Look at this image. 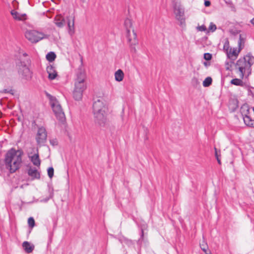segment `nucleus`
<instances>
[{
  "instance_id": "nucleus-1",
  "label": "nucleus",
  "mask_w": 254,
  "mask_h": 254,
  "mask_svg": "<svg viewBox=\"0 0 254 254\" xmlns=\"http://www.w3.org/2000/svg\"><path fill=\"white\" fill-rule=\"evenodd\" d=\"M254 64V57L247 54L240 58L235 64V78L232 79L231 84L243 87L245 85L244 80L247 79L252 73V66Z\"/></svg>"
},
{
  "instance_id": "nucleus-2",
  "label": "nucleus",
  "mask_w": 254,
  "mask_h": 254,
  "mask_svg": "<svg viewBox=\"0 0 254 254\" xmlns=\"http://www.w3.org/2000/svg\"><path fill=\"white\" fill-rule=\"evenodd\" d=\"M231 33L236 36L238 41V45L237 47H230L228 44H225L224 46V49L227 58L234 61L237 58L244 48L246 37L244 33L241 32L240 30L236 28L232 29Z\"/></svg>"
},
{
  "instance_id": "nucleus-3",
  "label": "nucleus",
  "mask_w": 254,
  "mask_h": 254,
  "mask_svg": "<svg viewBox=\"0 0 254 254\" xmlns=\"http://www.w3.org/2000/svg\"><path fill=\"white\" fill-rule=\"evenodd\" d=\"M22 152L20 150L11 149L6 154L5 164L10 172H14L20 167L21 162Z\"/></svg>"
},
{
  "instance_id": "nucleus-4",
  "label": "nucleus",
  "mask_w": 254,
  "mask_h": 254,
  "mask_svg": "<svg viewBox=\"0 0 254 254\" xmlns=\"http://www.w3.org/2000/svg\"><path fill=\"white\" fill-rule=\"evenodd\" d=\"M93 108L95 121L100 124L104 123L108 114V108L105 103L98 100L94 103Z\"/></svg>"
},
{
  "instance_id": "nucleus-5",
  "label": "nucleus",
  "mask_w": 254,
  "mask_h": 254,
  "mask_svg": "<svg viewBox=\"0 0 254 254\" xmlns=\"http://www.w3.org/2000/svg\"><path fill=\"white\" fill-rule=\"evenodd\" d=\"M85 80V76L83 74L78 75L75 79L73 97L76 100H80L82 99L83 92L86 88Z\"/></svg>"
},
{
  "instance_id": "nucleus-6",
  "label": "nucleus",
  "mask_w": 254,
  "mask_h": 254,
  "mask_svg": "<svg viewBox=\"0 0 254 254\" xmlns=\"http://www.w3.org/2000/svg\"><path fill=\"white\" fill-rule=\"evenodd\" d=\"M241 113L245 124L254 127V108L250 107L248 104H244L241 108Z\"/></svg>"
},
{
  "instance_id": "nucleus-7",
  "label": "nucleus",
  "mask_w": 254,
  "mask_h": 254,
  "mask_svg": "<svg viewBox=\"0 0 254 254\" xmlns=\"http://www.w3.org/2000/svg\"><path fill=\"white\" fill-rule=\"evenodd\" d=\"M25 38L33 43H36L40 40L47 38V35L35 30H28L25 33Z\"/></svg>"
},
{
  "instance_id": "nucleus-8",
  "label": "nucleus",
  "mask_w": 254,
  "mask_h": 254,
  "mask_svg": "<svg viewBox=\"0 0 254 254\" xmlns=\"http://www.w3.org/2000/svg\"><path fill=\"white\" fill-rule=\"evenodd\" d=\"M50 103L52 110L57 118L61 121H63L64 115L59 102L54 97H51Z\"/></svg>"
},
{
  "instance_id": "nucleus-9",
  "label": "nucleus",
  "mask_w": 254,
  "mask_h": 254,
  "mask_svg": "<svg viewBox=\"0 0 254 254\" xmlns=\"http://www.w3.org/2000/svg\"><path fill=\"white\" fill-rule=\"evenodd\" d=\"M126 37L129 45L133 46L137 43V35L134 29H127Z\"/></svg>"
},
{
  "instance_id": "nucleus-10",
  "label": "nucleus",
  "mask_w": 254,
  "mask_h": 254,
  "mask_svg": "<svg viewBox=\"0 0 254 254\" xmlns=\"http://www.w3.org/2000/svg\"><path fill=\"white\" fill-rule=\"evenodd\" d=\"M18 72L19 74L24 78L29 79L32 76V71L28 66L24 63H21L19 65Z\"/></svg>"
},
{
  "instance_id": "nucleus-11",
  "label": "nucleus",
  "mask_w": 254,
  "mask_h": 254,
  "mask_svg": "<svg viewBox=\"0 0 254 254\" xmlns=\"http://www.w3.org/2000/svg\"><path fill=\"white\" fill-rule=\"evenodd\" d=\"M67 30L70 36H72L75 33L74 18L72 16H70L67 18Z\"/></svg>"
},
{
  "instance_id": "nucleus-12",
  "label": "nucleus",
  "mask_w": 254,
  "mask_h": 254,
  "mask_svg": "<svg viewBox=\"0 0 254 254\" xmlns=\"http://www.w3.org/2000/svg\"><path fill=\"white\" fill-rule=\"evenodd\" d=\"M47 135L45 129L43 127L39 128L36 139L38 144L43 143L46 139Z\"/></svg>"
},
{
  "instance_id": "nucleus-13",
  "label": "nucleus",
  "mask_w": 254,
  "mask_h": 254,
  "mask_svg": "<svg viewBox=\"0 0 254 254\" xmlns=\"http://www.w3.org/2000/svg\"><path fill=\"white\" fill-rule=\"evenodd\" d=\"M47 72L48 74V78L50 80L55 79L58 76V73L55 67L50 64L47 67Z\"/></svg>"
},
{
  "instance_id": "nucleus-14",
  "label": "nucleus",
  "mask_w": 254,
  "mask_h": 254,
  "mask_svg": "<svg viewBox=\"0 0 254 254\" xmlns=\"http://www.w3.org/2000/svg\"><path fill=\"white\" fill-rule=\"evenodd\" d=\"M10 13L13 18L16 20H24L26 19L27 16L25 14L20 13L14 9H11Z\"/></svg>"
},
{
  "instance_id": "nucleus-15",
  "label": "nucleus",
  "mask_w": 254,
  "mask_h": 254,
  "mask_svg": "<svg viewBox=\"0 0 254 254\" xmlns=\"http://www.w3.org/2000/svg\"><path fill=\"white\" fill-rule=\"evenodd\" d=\"M114 75L115 81L118 82H122L125 78V73L121 69H119L116 70L115 72Z\"/></svg>"
},
{
  "instance_id": "nucleus-16",
  "label": "nucleus",
  "mask_w": 254,
  "mask_h": 254,
  "mask_svg": "<svg viewBox=\"0 0 254 254\" xmlns=\"http://www.w3.org/2000/svg\"><path fill=\"white\" fill-rule=\"evenodd\" d=\"M54 23L57 26L63 27L64 25V19L63 15L57 14L55 18Z\"/></svg>"
},
{
  "instance_id": "nucleus-17",
  "label": "nucleus",
  "mask_w": 254,
  "mask_h": 254,
  "mask_svg": "<svg viewBox=\"0 0 254 254\" xmlns=\"http://www.w3.org/2000/svg\"><path fill=\"white\" fill-rule=\"evenodd\" d=\"M22 248L27 253H31L34 250L35 246L32 244L27 241H24L22 243Z\"/></svg>"
},
{
  "instance_id": "nucleus-18",
  "label": "nucleus",
  "mask_w": 254,
  "mask_h": 254,
  "mask_svg": "<svg viewBox=\"0 0 254 254\" xmlns=\"http://www.w3.org/2000/svg\"><path fill=\"white\" fill-rule=\"evenodd\" d=\"M200 248L205 253V254H211V252L208 250V245L205 241V239H202V241L199 244Z\"/></svg>"
},
{
  "instance_id": "nucleus-19",
  "label": "nucleus",
  "mask_w": 254,
  "mask_h": 254,
  "mask_svg": "<svg viewBox=\"0 0 254 254\" xmlns=\"http://www.w3.org/2000/svg\"><path fill=\"white\" fill-rule=\"evenodd\" d=\"M28 174L33 179H39L40 176L39 172L35 168H30Z\"/></svg>"
},
{
  "instance_id": "nucleus-20",
  "label": "nucleus",
  "mask_w": 254,
  "mask_h": 254,
  "mask_svg": "<svg viewBox=\"0 0 254 254\" xmlns=\"http://www.w3.org/2000/svg\"><path fill=\"white\" fill-rule=\"evenodd\" d=\"M29 157L31 158V161L36 166H39L40 164V161L39 158V156L37 153L34 154H29Z\"/></svg>"
},
{
  "instance_id": "nucleus-21",
  "label": "nucleus",
  "mask_w": 254,
  "mask_h": 254,
  "mask_svg": "<svg viewBox=\"0 0 254 254\" xmlns=\"http://www.w3.org/2000/svg\"><path fill=\"white\" fill-rule=\"evenodd\" d=\"M176 19L177 20L179 25L181 27L184 28L186 27V22L185 16L176 17Z\"/></svg>"
},
{
  "instance_id": "nucleus-22",
  "label": "nucleus",
  "mask_w": 254,
  "mask_h": 254,
  "mask_svg": "<svg viewBox=\"0 0 254 254\" xmlns=\"http://www.w3.org/2000/svg\"><path fill=\"white\" fill-rule=\"evenodd\" d=\"M235 64L233 61H227L225 64V68L226 70L232 71L234 69Z\"/></svg>"
},
{
  "instance_id": "nucleus-23",
  "label": "nucleus",
  "mask_w": 254,
  "mask_h": 254,
  "mask_svg": "<svg viewBox=\"0 0 254 254\" xmlns=\"http://www.w3.org/2000/svg\"><path fill=\"white\" fill-rule=\"evenodd\" d=\"M46 60L49 62H53L56 58V54L52 52L48 53L46 56Z\"/></svg>"
},
{
  "instance_id": "nucleus-24",
  "label": "nucleus",
  "mask_w": 254,
  "mask_h": 254,
  "mask_svg": "<svg viewBox=\"0 0 254 254\" xmlns=\"http://www.w3.org/2000/svg\"><path fill=\"white\" fill-rule=\"evenodd\" d=\"M125 25L126 28V31L127 29H134L132 26V21L130 19H127L125 21Z\"/></svg>"
},
{
  "instance_id": "nucleus-25",
  "label": "nucleus",
  "mask_w": 254,
  "mask_h": 254,
  "mask_svg": "<svg viewBox=\"0 0 254 254\" xmlns=\"http://www.w3.org/2000/svg\"><path fill=\"white\" fill-rule=\"evenodd\" d=\"M212 78L210 77H207L203 81L202 84L204 87H208L212 83Z\"/></svg>"
},
{
  "instance_id": "nucleus-26",
  "label": "nucleus",
  "mask_w": 254,
  "mask_h": 254,
  "mask_svg": "<svg viewBox=\"0 0 254 254\" xmlns=\"http://www.w3.org/2000/svg\"><path fill=\"white\" fill-rule=\"evenodd\" d=\"M175 17L185 16V13L183 10L177 9L175 10Z\"/></svg>"
},
{
  "instance_id": "nucleus-27",
  "label": "nucleus",
  "mask_w": 254,
  "mask_h": 254,
  "mask_svg": "<svg viewBox=\"0 0 254 254\" xmlns=\"http://www.w3.org/2000/svg\"><path fill=\"white\" fill-rule=\"evenodd\" d=\"M216 29V26L213 23H210L209 27L207 28V33L213 32Z\"/></svg>"
},
{
  "instance_id": "nucleus-28",
  "label": "nucleus",
  "mask_w": 254,
  "mask_h": 254,
  "mask_svg": "<svg viewBox=\"0 0 254 254\" xmlns=\"http://www.w3.org/2000/svg\"><path fill=\"white\" fill-rule=\"evenodd\" d=\"M196 28L199 31H204L207 33V28L204 25H198Z\"/></svg>"
},
{
  "instance_id": "nucleus-29",
  "label": "nucleus",
  "mask_w": 254,
  "mask_h": 254,
  "mask_svg": "<svg viewBox=\"0 0 254 254\" xmlns=\"http://www.w3.org/2000/svg\"><path fill=\"white\" fill-rule=\"evenodd\" d=\"M28 223L30 227H33L35 225V221L34 219L32 217L29 218L28 220Z\"/></svg>"
},
{
  "instance_id": "nucleus-30",
  "label": "nucleus",
  "mask_w": 254,
  "mask_h": 254,
  "mask_svg": "<svg viewBox=\"0 0 254 254\" xmlns=\"http://www.w3.org/2000/svg\"><path fill=\"white\" fill-rule=\"evenodd\" d=\"M203 58L205 61H209L212 59V55L209 53H205L203 55Z\"/></svg>"
},
{
  "instance_id": "nucleus-31",
  "label": "nucleus",
  "mask_w": 254,
  "mask_h": 254,
  "mask_svg": "<svg viewBox=\"0 0 254 254\" xmlns=\"http://www.w3.org/2000/svg\"><path fill=\"white\" fill-rule=\"evenodd\" d=\"M48 174L50 178H52L54 175V169L53 168H49L48 170Z\"/></svg>"
},
{
  "instance_id": "nucleus-32",
  "label": "nucleus",
  "mask_w": 254,
  "mask_h": 254,
  "mask_svg": "<svg viewBox=\"0 0 254 254\" xmlns=\"http://www.w3.org/2000/svg\"><path fill=\"white\" fill-rule=\"evenodd\" d=\"M18 7V3L16 0H13L12 2V7L11 8H13L12 9H14L16 10V9Z\"/></svg>"
},
{
  "instance_id": "nucleus-33",
  "label": "nucleus",
  "mask_w": 254,
  "mask_h": 254,
  "mask_svg": "<svg viewBox=\"0 0 254 254\" xmlns=\"http://www.w3.org/2000/svg\"><path fill=\"white\" fill-rule=\"evenodd\" d=\"M19 54L20 55H22L23 56V57H26L27 56V53L24 51H23V50L22 49H20L19 50Z\"/></svg>"
},
{
  "instance_id": "nucleus-34",
  "label": "nucleus",
  "mask_w": 254,
  "mask_h": 254,
  "mask_svg": "<svg viewBox=\"0 0 254 254\" xmlns=\"http://www.w3.org/2000/svg\"><path fill=\"white\" fill-rule=\"evenodd\" d=\"M203 65H204V66L207 67H208L209 66H210V63L209 61H206V62H204L203 63Z\"/></svg>"
},
{
  "instance_id": "nucleus-35",
  "label": "nucleus",
  "mask_w": 254,
  "mask_h": 254,
  "mask_svg": "<svg viewBox=\"0 0 254 254\" xmlns=\"http://www.w3.org/2000/svg\"><path fill=\"white\" fill-rule=\"evenodd\" d=\"M210 5V2L209 1H205V5L206 6H209Z\"/></svg>"
},
{
  "instance_id": "nucleus-36",
  "label": "nucleus",
  "mask_w": 254,
  "mask_h": 254,
  "mask_svg": "<svg viewBox=\"0 0 254 254\" xmlns=\"http://www.w3.org/2000/svg\"><path fill=\"white\" fill-rule=\"evenodd\" d=\"M251 23L254 25V18L251 20Z\"/></svg>"
},
{
  "instance_id": "nucleus-37",
  "label": "nucleus",
  "mask_w": 254,
  "mask_h": 254,
  "mask_svg": "<svg viewBox=\"0 0 254 254\" xmlns=\"http://www.w3.org/2000/svg\"><path fill=\"white\" fill-rule=\"evenodd\" d=\"M50 12H47V16L49 17H51V16L49 15V14L50 13Z\"/></svg>"
},
{
  "instance_id": "nucleus-38",
  "label": "nucleus",
  "mask_w": 254,
  "mask_h": 254,
  "mask_svg": "<svg viewBox=\"0 0 254 254\" xmlns=\"http://www.w3.org/2000/svg\"><path fill=\"white\" fill-rule=\"evenodd\" d=\"M121 243H122V239H120Z\"/></svg>"
},
{
  "instance_id": "nucleus-39",
  "label": "nucleus",
  "mask_w": 254,
  "mask_h": 254,
  "mask_svg": "<svg viewBox=\"0 0 254 254\" xmlns=\"http://www.w3.org/2000/svg\"><path fill=\"white\" fill-rule=\"evenodd\" d=\"M52 0L54 1V0Z\"/></svg>"
}]
</instances>
